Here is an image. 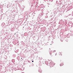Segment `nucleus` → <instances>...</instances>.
I'll return each mask as SVG.
<instances>
[{
	"label": "nucleus",
	"instance_id": "423d86ee",
	"mask_svg": "<svg viewBox=\"0 0 73 73\" xmlns=\"http://www.w3.org/2000/svg\"><path fill=\"white\" fill-rule=\"evenodd\" d=\"M16 34H15V35Z\"/></svg>",
	"mask_w": 73,
	"mask_h": 73
},
{
	"label": "nucleus",
	"instance_id": "f03ea898",
	"mask_svg": "<svg viewBox=\"0 0 73 73\" xmlns=\"http://www.w3.org/2000/svg\"><path fill=\"white\" fill-rule=\"evenodd\" d=\"M39 72L40 73H42V70H39Z\"/></svg>",
	"mask_w": 73,
	"mask_h": 73
},
{
	"label": "nucleus",
	"instance_id": "0eeeda50",
	"mask_svg": "<svg viewBox=\"0 0 73 73\" xmlns=\"http://www.w3.org/2000/svg\"><path fill=\"white\" fill-rule=\"evenodd\" d=\"M55 55H56V54Z\"/></svg>",
	"mask_w": 73,
	"mask_h": 73
},
{
	"label": "nucleus",
	"instance_id": "1a4fd4ad",
	"mask_svg": "<svg viewBox=\"0 0 73 73\" xmlns=\"http://www.w3.org/2000/svg\"><path fill=\"white\" fill-rule=\"evenodd\" d=\"M21 59H22V58H21Z\"/></svg>",
	"mask_w": 73,
	"mask_h": 73
},
{
	"label": "nucleus",
	"instance_id": "20e7f679",
	"mask_svg": "<svg viewBox=\"0 0 73 73\" xmlns=\"http://www.w3.org/2000/svg\"><path fill=\"white\" fill-rule=\"evenodd\" d=\"M56 52V51H55V50L54 51V52Z\"/></svg>",
	"mask_w": 73,
	"mask_h": 73
},
{
	"label": "nucleus",
	"instance_id": "6e6552de",
	"mask_svg": "<svg viewBox=\"0 0 73 73\" xmlns=\"http://www.w3.org/2000/svg\"><path fill=\"white\" fill-rule=\"evenodd\" d=\"M55 55H56V54Z\"/></svg>",
	"mask_w": 73,
	"mask_h": 73
},
{
	"label": "nucleus",
	"instance_id": "f257e3e1",
	"mask_svg": "<svg viewBox=\"0 0 73 73\" xmlns=\"http://www.w3.org/2000/svg\"><path fill=\"white\" fill-rule=\"evenodd\" d=\"M62 65H64V63H61L60 64V66H62Z\"/></svg>",
	"mask_w": 73,
	"mask_h": 73
},
{
	"label": "nucleus",
	"instance_id": "39448f33",
	"mask_svg": "<svg viewBox=\"0 0 73 73\" xmlns=\"http://www.w3.org/2000/svg\"><path fill=\"white\" fill-rule=\"evenodd\" d=\"M32 62H33V61H32Z\"/></svg>",
	"mask_w": 73,
	"mask_h": 73
},
{
	"label": "nucleus",
	"instance_id": "7ed1b4c3",
	"mask_svg": "<svg viewBox=\"0 0 73 73\" xmlns=\"http://www.w3.org/2000/svg\"><path fill=\"white\" fill-rule=\"evenodd\" d=\"M60 55H61V56H62V54H61V53H60Z\"/></svg>",
	"mask_w": 73,
	"mask_h": 73
}]
</instances>
